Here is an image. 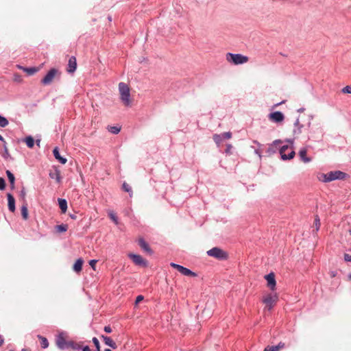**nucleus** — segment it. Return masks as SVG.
<instances>
[{
  "mask_svg": "<svg viewBox=\"0 0 351 351\" xmlns=\"http://www.w3.org/2000/svg\"><path fill=\"white\" fill-rule=\"evenodd\" d=\"M322 180L324 182H329L336 180H344L349 177L348 174L341 171H331L326 174H322Z\"/></svg>",
  "mask_w": 351,
  "mask_h": 351,
  "instance_id": "obj_1",
  "label": "nucleus"
},
{
  "mask_svg": "<svg viewBox=\"0 0 351 351\" xmlns=\"http://www.w3.org/2000/svg\"><path fill=\"white\" fill-rule=\"evenodd\" d=\"M119 90L120 93V98L125 106H128L130 105V93L128 86L124 82L119 84Z\"/></svg>",
  "mask_w": 351,
  "mask_h": 351,
  "instance_id": "obj_2",
  "label": "nucleus"
},
{
  "mask_svg": "<svg viewBox=\"0 0 351 351\" xmlns=\"http://www.w3.org/2000/svg\"><path fill=\"white\" fill-rule=\"evenodd\" d=\"M68 334L65 331H60L56 335V344L57 347L61 350H65L69 348V341H66Z\"/></svg>",
  "mask_w": 351,
  "mask_h": 351,
  "instance_id": "obj_3",
  "label": "nucleus"
},
{
  "mask_svg": "<svg viewBox=\"0 0 351 351\" xmlns=\"http://www.w3.org/2000/svg\"><path fill=\"white\" fill-rule=\"evenodd\" d=\"M226 60L233 64L238 65L247 62L248 58L240 53H228Z\"/></svg>",
  "mask_w": 351,
  "mask_h": 351,
  "instance_id": "obj_4",
  "label": "nucleus"
},
{
  "mask_svg": "<svg viewBox=\"0 0 351 351\" xmlns=\"http://www.w3.org/2000/svg\"><path fill=\"white\" fill-rule=\"evenodd\" d=\"M279 153L282 160H291L293 158L295 154L292 147L288 145L281 146L279 149Z\"/></svg>",
  "mask_w": 351,
  "mask_h": 351,
  "instance_id": "obj_5",
  "label": "nucleus"
},
{
  "mask_svg": "<svg viewBox=\"0 0 351 351\" xmlns=\"http://www.w3.org/2000/svg\"><path fill=\"white\" fill-rule=\"evenodd\" d=\"M207 254L219 260H225L228 257L227 253L217 247H213L207 251Z\"/></svg>",
  "mask_w": 351,
  "mask_h": 351,
  "instance_id": "obj_6",
  "label": "nucleus"
},
{
  "mask_svg": "<svg viewBox=\"0 0 351 351\" xmlns=\"http://www.w3.org/2000/svg\"><path fill=\"white\" fill-rule=\"evenodd\" d=\"M170 265L173 268L176 269L180 274H182L184 276H193V277L197 276L196 273L193 272V271H191V269H189L186 267H184L182 265H178V264L174 263H171Z\"/></svg>",
  "mask_w": 351,
  "mask_h": 351,
  "instance_id": "obj_7",
  "label": "nucleus"
},
{
  "mask_svg": "<svg viewBox=\"0 0 351 351\" xmlns=\"http://www.w3.org/2000/svg\"><path fill=\"white\" fill-rule=\"evenodd\" d=\"M58 73V70L55 68L51 69L48 73L45 75V76L42 79L41 83L44 85H49L50 84L53 78L55 77L56 75Z\"/></svg>",
  "mask_w": 351,
  "mask_h": 351,
  "instance_id": "obj_8",
  "label": "nucleus"
},
{
  "mask_svg": "<svg viewBox=\"0 0 351 351\" xmlns=\"http://www.w3.org/2000/svg\"><path fill=\"white\" fill-rule=\"evenodd\" d=\"M232 137V133L230 132H226L221 134H215L213 135V141L216 145L219 147L223 141L225 139H229Z\"/></svg>",
  "mask_w": 351,
  "mask_h": 351,
  "instance_id": "obj_9",
  "label": "nucleus"
},
{
  "mask_svg": "<svg viewBox=\"0 0 351 351\" xmlns=\"http://www.w3.org/2000/svg\"><path fill=\"white\" fill-rule=\"evenodd\" d=\"M128 256L135 265L143 267L147 265V261L141 256L135 254H130Z\"/></svg>",
  "mask_w": 351,
  "mask_h": 351,
  "instance_id": "obj_10",
  "label": "nucleus"
},
{
  "mask_svg": "<svg viewBox=\"0 0 351 351\" xmlns=\"http://www.w3.org/2000/svg\"><path fill=\"white\" fill-rule=\"evenodd\" d=\"M269 119L274 123H280L285 119V115L280 111H275L269 114Z\"/></svg>",
  "mask_w": 351,
  "mask_h": 351,
  "instance_id": "obj_11",
  "label": "nucleus"
},
{
  "mask_svg": "<svg viewBox=\"0 0 351 351\" xmlns=\"http://www.w3.org/2000/svg\"><path fill=\"white\" fill-rule=\"evenodd\" d=\"M265 278L267 282V286L271 289L274 290L276 285V282L275 279V275L274 273L271 272L267 275H265Z\"/></svg>",
  "mask_w": 351,
  "mask_h": 351,
  "instance_id": "obj_12",
  "label": "nucleus"
},
{
  "mask_svg": "<svg viewBox=\"0 0 351 351\" xmlns=\"http://www.w3.org/2000/svg\"><path fill=\"white\" fill-rule=\"evenodd\" d=\"M277 298L276 295H268L263 299V302L267 305L268 309L271 310L273 305L276 303Z\"/></svg>",
  "mask_w": 351,
  "mask_h": 351,
  "instance_id": "obj_13",
  "label": "nucleus"
},
{
  "mask_svg": "<svg viewBox=\"0 0 351 351\" xmlns=\"http://www.w3.org/2000/svg\"><path fill=\"white\" fill-rule=\"evenodd\" d=\"M138 245L141 248L149 254H152L153 251L149 247V244L145 241L144 239L140 238L138 241Z\"/></svg>",
  "mask_w": 351,
  "mask_h": 351,
  "instance_id": "obj_14",
  "label": "nucleus"
},
{
  "mask_svg": "<svg viewBox=\"0 0 351 351\" xmlns=\"http://www.w3.org/2000/svg\"><path fill=\"white\" fill-rule=\"evenodd\" d=\"M77 68V61L75 56H71L69 59L68 62V67H67V72L69 73H72L75 72Z\"/></svg>",
  "mask_w": 351,
  "mask_h": 351,
  "instance_id": "obj_15",
  "label": "nucleus"
},
{
  "mask_svg": "<svg viewBox=\"0 0 351 351\" xmlns=\"http://www.w3.org/2000/svg\"><path fill=\"white\" fill-rule=\"evenodd\" d=\"M8 206L10 212L14 213L16 210L15 199L11 193L7 194Z\"/></svg>",
  "mask_w": 351,
  "mask_h": 351,
  "instance_id": "obj_16",
  "label": "nucleus"
},
{
  "mask_svg": "<svg viewBox=\"0 0 351 351\" xmlns=\"http://www.w3.org/2000/svg\"><path fill=\"white\" fill-rule=\"evenodd\" d=\"M53 156L54 158L58 160L61 164L62 165H64L67 160L66 158L64 157H62L60 152H59V149H58V147H55L53 150Z\"/></svg>",
  "mask_w": 351,
  "mask_h": 351,
  "instance_id": "obj_17",
  "label": "nucleus"
},
{
  "mask_svg": "<svg viewBox=\"0 0 351 351\" xmlns=\"http://www.w3.org/2000/svg\"><path fill=\"white\" fill-rule=\"evenodd\" d=\"M49 176L51 179H55L58 184H60L62 181V177L60 176V171L58 169H55L54 171H51L49 173Z\"/></svg>",
  "mask_w": 351,
  "mask_h": 351,
  "instance_id": "obj_18",
  "label": "nucleus"
},
{
  "mask_svg": "<svg viewBox=\"0 0 351 351\" xmlns=\"http://www.w3.org/2000/svg\"><path fill=\"white\" fill-rule=\"evenodd\" d=\"M299 156L302 161L305 163L309 162L312 160L311 158L306 156V149L302 148L299 152Z\"/></svg>",
  "mask_w": 351,
  "mask_h": 351,
  "instance_id": "obj_19",
  "label": "nucleus"
},
{
  "mask_svg": "<svg viewBox=\"0 0 351 351\" xmlns=\"http://www.w3.org/2000/svg\"><path fill=\"white\" fill-rule=\"evenodd\" d=\"M101 338L104 339L105 344L108 346L112 349L117 348L116 343L110 337L101 335Z\"/></svg>",
  "mask_w": 351,
  "mask_h": 351,
  "instance_id": "obj_20",
  "label": "nucleus"
},
{
  "mask_svg": "<svg viewBox=\"0 0 351 351\" xmlns=\"http://www.w3.org/2000/svg\"><path fill=\"white\" fill-rule=\"evenodd\" d=\"M6 175L8 176L9 182H10V186L11 190L14 189L15 188V177L14 175L10 171L6 170Z\"/></svg>",
  "mask_w": 351,
  "mask_h": 351,
  "instance_id": "obj_21",
  "label": "nucleus"
},
{
  "mask_svg": "<svg viewBox=\"0 0 351 351\" xmlns=\"http://www.w3.org/2000/svg\"><path fill=\"white\" fill-rule=\"evenodd\" d=\"M281 143H282V141L280 140H275L272 143V144H271L269 145V147H268V149L267 150V152L269 154H271L276 153V146L278 145L279 144H281Z\"/></svg>",
  "mask_w": 351,
  "mask_h": 351,
  "instance_id": "obj_22",
  "label": "nucleus"
},
{
  "mask_svg": "<svg viewBox=\"0 0 351 351\" xmlns=\"http://www.w3.org/2000/svg\"><path fill=\"white\" fill-rule=\"evenodd\" d=\"M293 125H294V127L295 128L293 130V134L295 135H298V134H301L302 129L303 128L304 125L300 123L299 117H298L296 119V120L294 122Z\"/></svg>",
  "mask_w": 351,
  "mask_h": 351,
  "instance_id": "obj_23",
  "label": "nucleus"
},
{
  "mask_svg": "<svg viewBox=\"0 0 351 351\" xmlns=\"http://www.w3.org/2000/svg\"><path fill=\"white\" fill-rule=\"evenodd\" d=\"M84 261L82 258H78L73 265V269L75 272L81 271Z\"/></svg>",
  "mask_w": 351,
  "mask_h": 351,
  "instance_id": "obj_24",
  "label": "nucleus"
},
{
  "mask_svg": "<svg viewBox=\"0 0 351 351\" xmlns=\"http://www.w3.org/2000/svg\"><path fill=\"white\" fill-rule=\"evenodd\" d=\"M58 205L63 213H66L67 210V202L65 199L58 198Z\"/></svg>",
  "mask_w": 351,
  "mask_h": 351,
  "instance_id": "obj_25",
  "label": "nucleus"
},
{
  "mask_svg": "<svg viewBox=\"0 0 351 351\" xmlns=\"http://www.w3.org/2000/svg\"><path fill=\"white\" fill-rule=\"evenodd\" d=\"M24 141L29 148H32L35 144V140L32 136H27L25 138Z\"/></svg>",
  "mask_w": 351,
  "mask_h": 351,
  "instance_id": "obj_26",
  "label": "nucleus"
},
{
  "mask_svg": "<svg viewBox=\"0 0 351 351\" xmlns=\"http://www.w3.org/2000/svg\"><path fill=\"white\" fill-rule=\"evenodd\" d=\"M38 337L40 340V346L44 349L48 348L49 342H48V340L47 339V338H45L41 335H38Z\"/></svg>",
  "mask_w": 351,
  "mask_h": 351,
  "instance_id": "obj_27",
  "label": "nucleus"
},
{
  "mask_svg": "<svg viewBox=\"0 0 351 351\" xmlns=\"http://www.w3.org/2000/svg\"><path fill=\"white\" fill-rule=\"evenodd\" d=\"M23 70L29 75H32L33 74H34L35 73H36L38 69L36 67H26V68H24Z\"/></svg>",
  "mask_w": 351,
  "mask_h": 351,
  "instance_id": "obj_28",
  "label": "nucleus"
},
{
  "mask_svg": "<svg viewBox=\"0 0 351 351\" xmlns=\"http://www.w3.org/2000/svg\"><path fill=\"white\" fill-rule=\"evenodd\" d=\"M122 189H123V191L128 193L130 197L132 195V187L128 184H127L126 182H123L122 185Z\"/></svg>",
  "mask_w": 351,
  "mask_h": 351,
  "instance_id": "obj_29",
  "label": "nucleus"
},
{
  "mask_svg": "<svg viewBox=\"0 0 351 351\" xmlns=\"http://www.w3.org/2000/svg\"><path fill=\"white\" fill-rule=\"evenodd\" d=\"M21 215L24 219H27L28 217V210L27 204L23 205L21 207Z\"/></svg>",
  "mask_w": 351,
  "mask_h": 351,
  "instance_id": "obj_30",
  "label": "nucleus"
},
{
  "mask_svg": "<svg viewBox=\"0 0 351 351\" xmlns=\"http://www.w3.org/2000/svg\"><path fill=\"white\" fill-rule=\"evenodd\" d=\"M108 130L112 134H117L120 132L121 128L117 126H109Z\"/></svg>",
  "mask_w": 351,
  "mask_h": 351,
  "instance_id": "obj_31",
  "label": "nucleus"
},
{
  "mask_svg": "<svg viewBox=\"0 0 351 351\" xmlns=\"http://www.w3.org/2000/svg\"><path fill=\"white\" fill-rule=\"evenodd\" d=\"M69 348L74 350H81V346L73 341H69Z\"/></svg>",
  "mask_w": 351,
  "mask_h": 351,
  "instance_id": "obj_32",
  "label": "nucleus"
},
{
  "mask_svg": "<svg viewBox=\"0 0 351 351\" xmlns=\"http://www.w3.org/2000/svg\"><path fill=\"white\" fill-rule=\"evenodd\" d=\"M2 156L5 159H8L10 157V155L6 146V142L3 143V154Z\"/></svg>",
  "mask_w": 351,
  "mask_h": 351,
  "instance_id": "obj_33",
  "label": "nucleus"
},
{
  "mask_svg": "<svg viewBox=\"0 0 351 351\" xmlns=\"http://www.w3.org/2000/svg\"><path fill=\"white\" fill-rule=\"evenodd\" d=\"M8 119L0 114V127L5 128L8 125Z\"/></svg>",
  "mask_w": 351,
  "mask_h": 351,
  "instance_id": "obj_34",
  "label": "nucleus"
},
{
  "mask_svg": "<svg viewBox=\"0 0 351 351\" xmlns=\"http://www.w3.org/2000/svg\"><path fill=\"white\" fill-rule=\"evenodd\" d=\"M108 216L113 221V222L115 224H118V223H119L118 217L116 216V215L114 213L113 211H110L108 213Z\"/></svg>",
  "mask_w": 351,
  "mask_h": 351,
  "instance_id": "obj_35",
  "label": "nucleus"
},
{
  "mask_svg": "<svg viewBox=\"0 0 351 351\" xmlns=\"http://www.w3.org/2000/svg\"><path fill=\"white\" fill-rule=\"evenodd\" d=\"M56 230L59 232H66L67 230V226L65 224H60L56 226Z\"/></svg>",
  "mask_w": 351,
  "mask_h": 351,
  "instance_id": "obj_36",
  "label": "nucleus"
},
{
  "mask_svg": "<svg viewBox=\"0 0 351 351\" xmlns=\"http://www.w3.org/2000/svg\"><path fill=\"white\" fill-rule=\"evenodd\" d=\"M92 341L94 343V345H95V346L96 348L97 351H100V344H99V341L97 339V337H93V339H92Z\"/></svg>",
  "mask_w": 351,
  "mask_h": 351,
  "instance_id": "obj_37",
  "label": "nucleus"
},
{
  "mask_svg": "<svg viewBox=\"0 0 351 351\" xmlns=\"http://www.w3.org/2000/svg\"><path fill=\"white\" fill-rule=\"evenodd\" d=\"M315 231L317 232L320 227V220L317 215L315 218Z\"/></svg>",
  "mask_w": 351,
  "mask_h": 351,
  "instance_id": "obj_38",
  "label": "nucleus"
},
{
  "mask_svg": "<svg viewBox=\"0 0 351 351\" xmlns=\"http://www.w3.org/2000/svg\"><path fill=\"white\" fill-rule=\"evenodd\" d=\"M264 351H278V350L276 346H268L265 348Z\"/></svg>",
  "mask_w": 351,
  "mask_h": 351,
  "instance_id": "obj_39",
  "label": "nucleus"
},
{
  "mask_svg": "<svg viewBox=\"0 0 351 351\" xmlns=\"http://www.w3.org/2000/svg\"><path fill=\"white\" fill-rule=\"evenodd\" d=\"M341 92L343 93L351 94V86H346L342 88Z\"/></svg>",
  "mask_w": 351,
  "mask_h": 351,
  "instance_id": "obj_40",
  "label": "nucleus"
},
{
  "mask_svg": "<svg viewBox=\"0 0 351 351\" xmlns=\"http://www.w3.org/2000/svg\"><path fill=\"white\" fill-rule=\"evenodd\" d=\"M5 188V179L0 177V190L3 191Z\"/></svg>",
  "mask_w": 351,
  "mask_h": 351,
  "instance_id": "obj_41",
  "label": "nucleus"
},
{
  "mask_svg": "<svg viewBox=\"0 0 351 351\" xmlns=\"http://www.w3.org/2000/svg\"><path fill=\"white\" fill-rule=\"evenodd\" d=\"M232 149V146L231 144L226 145V149L225 150V153L228 155H230L232 154L231 149Z\"/></svg>",
  "mask_w": 351,
  "mask_h": 351,
  "instance_id": "obj_42",
  "label": "nucleus"
},
{
  "mask_svg": "<svg viewBox=\"0 0 351 351\" xmlns=\"http://www.w3.org/2000/svg\"><path fill=\"white\" fill-rule=\"evenodd\" d=\"M97 260L93 259L89 261L90 266L95 270V264L97 263Z\"/></svg>",
  "mask_w": 351,
  "mask_h": 351,
  "instance_id": "obj_43",
  "label": "nucleus"
},
{
  "mask_svg": "<svg viewBox=\"0 0 351 351\" xmlns=\"http://www.w3.org/2000/svg\"><path fill=\"white\" fill-rule=\"evenodd\" d=\"M20 197L22 198V199H25V196H26V191H25V188H23L21 189V191H20V194H19Z\"/></svg>",
  "mask_w": 351,
  "mask_h": 351,
  "instance_id": "obj_44",
  "label": "nucleus"
},
{
  "mask_svg": "<svg viewBox=\"0 0 351 351\" xmlns=\"http://www.w3.org/2000/svg\"><path fill=\"white\" fill-rule=\"evenodd\" d=\"M144 299V297L141 295H138L136 298L135 304H137Z\"/></svg>",
  "mask_w": 351,
  "mask_h": 351,
  "instance_id": "obj_45",
  "label": "nucleus"
},
{
  "mask_svg": "<svg viewBox=\"0 0 351 351\" xmlns=\"http://www.w3.org/2000/svg\"><path fill=\"white\" fill-rule=\"evenodd\" d=\"M343 258L345 261L351 262V255L348 254H344Z\"/></svg>",
  "mask_w": 351,
  "mask_h": 351,
  "instance_id": "obj_46",
  "label": "nucleus"
},
{
  "mask_svg": "<svg viewBox=\"0 0 351 351\" xmlns=\"http://www.w3.org/2000/svg\"><path fill=\"white\" fill-rule=\"evenodd\" d=\"M104 331L107 333H110L112 332V328L110 326H106L104 328Z\"/></svg>",
  "mask_w": 351,
  "mask_h": 351,
  "instance_id": "obj_47",
  "label": "nucleus"
},
{
  "mask_svg": "<svg viewBox=\"0 0 351 351\" xmlns=\"http://www.w3.org/2000/svg\"><path fill=\"white\" fill-rule=\"evenodd\" d=\"M81 350L82 351H91V350L90 349L89 346H84L82 348L81 347Z\"/></svg>",
  "mask_w": 351,
  "mask_h": 351,
  "instance_id": "obj_48",
  "label": "nucleus"
},
{
  "mask_svg": "<svg viewBox=\"0 0 351 351\" xmlns=\"http://www.w3.org/2000/svg\"><path fill=\"white\" fill-rule=\"evenodd\" d=\"M278 347V350H279L280 348H282L285 347V343L282 342H280L278 345H276Z\"/></svg>",
  "mask_w": 351,
  "mask_h": 351,
  "instance_id": "obj_49",
  "label": "nucleus"
},
{
  "mask_svg": "<svg viewBox=\"0 0 351 351\" xmlns=\"http://www.w3.org/2000/svg\"><path fill=\"white\" fill-rule=\"evenodd\" d=\"M255 154H257L259 157H261V152L258 149H255Z\"/></svg>",
  "mask_w": 351,
  "mask_h": 351,
  "instance_id": "obj_50",
  "label": "nucleus"
},
{
  "mask_svg": "<svg viewBox=\"0 0 351 351\" xmlns=\"http://www.w3.org/2000/svg\"><path fill=\"white\" fill-rule=\"evenodd\" d=\"M3 342H4L3 337L1 335H0V346L3 343Z\"/></svg>",
  "mask_w": 351,
  "mask_h": 351,
  "instance_id": "obj_51",
  "label": "nucleus"
},
{
  "mask_svg": "<svg viewBox=\"0 0 351 351\" xmlns=\"http://www.w3.org/2000/svg\"><path fill=\"white\" fill-rule=\"evenodd\" d=\"M35 143H36V145L38 146H40V139H37L35 141Z\"/></svg>",
  "mask_w": 351,
  "mask_h": 351,
  "instance_id": "obj_52",
  "label": "nucleus"
},
{
  "mask_svg": "<svg viewBox=\"0 0 351 351\" xmlns=\"http://www.w3.org/2000/svg\"><path fill=\"white\" fill-rule=\"evenodd\" d=\"M304 111V108H300L298 110V112H302Z\"/></svg>",
  "mask_w": 351,
  "mask_h": 351,
  "instance_id": "obj_53",
  "label": "nucleus"
},
{
  "mask_svg": "<svg viewBox=\"0 0 351 351\" xmlns=\"http://www.w3.org/2000/svg\"><path fill=\"white\" fill-rule=\"evenodd\" d=\"M0 141H2V142H3V143H5V140H4V138H3V137L1 135H0Z\"/></svg>",
  "mask_w": 351,
  "mask_h": 351,
  "instance_id": "obj_54",
  "label": "nucleus"
},
{
  "mask_svg": "<svg viewBox=\"0 0 351 351\" xmlns=\"http://www.w3.org/2000/svg\"><path fill=\"white\" fill-rule=\"evenodd\" d=\"M70 217H71L72 219H75L76 218V216H75V215H70Z\"/></svg>",
  "mask_w": 351,
  "mask_h": 351,
  "instance_id": "obj_55",
  "label": "nucleus"
},
{
  "mask_svg": "<svg viewBox=\"0 0 351 351\" xmlns=\"http://www.w3.org/2000/svg\"><path fill=\"white\" fill-rule=\"evenodd\" d=\"M254 143L257 144L258 145H261L260 143L257 141H254Z\"/></svg>",
  "mask_w": 351,
  "mask_h": 351,
  "instance_id": "obj_56",
  "label": "nucleus"
},
{
  "mask_svg": "<svg viewBox=\"0 0 351 351\" xmlns=\"http://www.w3.org/2000/svg\"><path fill=\"white\" fill-rule=\"evenodd\" d=\"M348 279L351 280V273L348 274Z\"/></svg>",
  "mask_w": 351,
  "mask_h": 351,
  "instance_id": "obj_57",
  "label": "nucleus"
},
{
  "mask_svg": "<svg viewBox=\"0 0 351 351\" xmlns=\"http://www.w3.org/2000/svg\"><path fill=\"white\" fill-rule=\"evenodd\" d=\"M108 21H112V16H109L108 17Z\"/></svg>",
  "mask_w": 351,
  "mask_h": 351,
  "instance_id": "obj_58",
  "label": "nucleus"
},
{
  "mask_svg": "<svg viewBox=\"0 0 351 351\" xmlns=\"http://www.w3.org/2000/svg\"><path fill=\"white\" fill-rule=\"evenodd\" d=\"M282 103H283V101L280 102V103H278V104H276L275 106H277L280 105V104H282Z\"/></svg>",
  "mask_w": 351,
  "mask_h": 351,
  "instance_id": "obj_59",
  "label": "nucleus"
},
{
  "mask_svg": "<svg viewBox=\"0 0 351 351\" xmlns=\"http://www.w3.org/2000/svg\"><path fill=\"white\" fill-rule=\"evenodd\" d=\"M104 351H112V350L110 349L107 348V349H105Z\"/></svg>",
  "mask_w": 351,
  "mask_h": 351,
  "instance_id": "obj_60",
  "label": "nucleus"
},
{
  "mask_svg": "<svg viewBox=\"0 0 351 351\" xmlns=\"http://www.w3.org/2000/svg\"><path fill=\"white\" fill-rule=\"evenodd\" d=\"M288 142L293 143V140H288Z\"/></svg>",
  "mask_w": 351,
  "mask_h": 351,
  "instance_id": "obj_61",
  "label": "nucleus"
},
{
  "mask_svg": "<svg viewBox=\"0 0 351 351\" xmlns=\"http://www.w3.org/2000/svg\"><path fill=\"white\" fill-rule=\"evenodd\" d=\"M350 234L351 235V229L349 230Z\"/></svg>",
  "mask_w": 351,
  "mask_h": 351,
  "instance_id": "obj_62",
  "label": "nucleus"
},
{
  "mask_svg": "<svg viewBox=\"0 0 351 351\" xmlns=\"http://www.w3.org/2000/svg\"><path fill=\"white\" fill-rule=\"evenodd\" d=\"M21 351H26L25 349H23Z\"/></svg>",
  "mask_w": 351,
  "mask_h": 351,
  "instance_id": "obj_63",
  "label": "nucleus"
},
{
  "mask_svg": "<svg viewBox=\"0 0 351 351\" xmlns=\"http://www.w3.org/2000/svg\"><path fill=\"white\" fill-rule=\"evenodd\" d=\"M10 351H14V350H10Z\"/></svg>",
  "mask_w": 351,
  "mask_h": 351,
  "instance_id": "obj_64",
  "label": "nucleus"
}]
</instances>
